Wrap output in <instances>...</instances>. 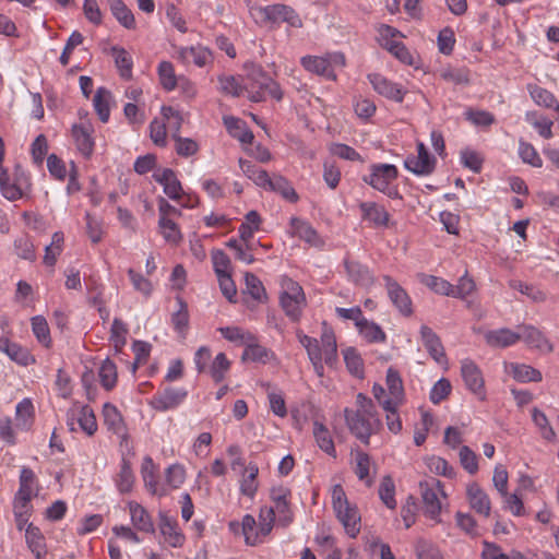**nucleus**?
Masks as SVG:
<instances>
[{
    "label": "nucleus",
    "instance_id": "nucleus-51",
    "mask_svg": "<svg viewBox=\"0 0 559 559\" xmlns=\"http://www.w3.org/2000/svg\"><path fill=\"white\" fill-rule=\"evenodd\" d=\"M229 369L230 361L228 360L225 353H218L212 364L209 366V372L215 383L222 382Z\"/></svg>",
    "mask_w": 559,
    "mask_h": 559
},
{
    "label": "nucleus",
    "instance_id": "nucleus-20",
    "mask_svg": "<svg viewBox=\"0 0 559 559\" xmlns=\"http://www.w3.org/2000/svg\"><path fill=\"white\" fill-rule=\"evenodd\" d=\"M25 543L35 559H46L48 552L46 538L40 528L33 523L25 528Z\"/></svg>",
    "mask_w": 559,
    "mask_h": 559
},
{
    "label": "nucleus",
    "instance_id": "nucleus-6",
    "mask_svg": "<svg viewBox=\"0 0 559 559\" xmlns=\"http://www.w3.org/2000/svg\"><path fill=\"white\" fill-rule=\"evenodd\" d=\"M280 300L285 314L293 322H298L307 305L302 287L297 282L289 281L281 294Z\"/></svg>",
    "mask_w": 559,
    "mask_h": 559
},
{
    "label": "nucleus",
    "instance_id": "nucleus-47",
    "mask_svg": "<svg viewBox=\"0 0 559 559\" xmlns=\"http://www.w3.org/2000/svg\"><path fill=\"white\" fill-rule=\"evenodd\" d=\"M111 51L121 78L126 80L131 79L133 62L130 55L121 47H112Z\"/></svg>",
    "mask_w": 559,
    "mask_h": 559
},
{
    "label": "nucleus",
    "instance_id": "nucleus-59",
    "mask_svg": "<svg viewBox=\"0 0 559 559\" xmlns=\"http://www.w3.org/2000/svg\"><path fill=\"white\" fill-rule=\"evenodd\" d=\"M98 374L104 389L109 391L116 385L117 367L109 358L102 362Z\"/></svg>",
    "mask_w": 559,
    "mask_h": 559
},
{
    "label": "nucleus",
    "instance_id": "nucleus-44",
    "mask_svg": "<svg viewBox=\"0 0 559 559\" xmlns=\"http://www.w3.org/2000/svg\"><path fill=\"white\" fill-rule=\"evenodd\" d=\"M159 233L165 241L177 245L181 241L182 235L179 226L171 218L159 217L158 218Z\"/></svg>",
    "mask_w": 559,
    "mask_h": 559
},
{
    "label": "nucleus",
    "instance_id": "nucleus-55",
    "mask_svg": "<svg viewBox=\"0 0 559 559\" xmlns=\"http://www.w3.org/2000/svg\"><path fill=\"white\" fill-rule=\"evenodd\" d=\"M22 179H24V181L27 182V178H24L23 173H21V176L15 179L16 182H11L10 178L0 182V192H1L2 197L9 201L20 200L23 197V192H22V188H21V186L23 183Z\"/></svg>",
    "mask_w": 559,
    "mask_h": 559
},
{
    "label": "nucleus",
    "instance_id": "nucleus-32",
    "mask_svg": "<svg viewBox=\"0 0 559 559\" xmlns=\"http://www.w3.org/2000/svg\"><path fill=\"white\" fill-rule=\"evenodd\" d=\"M313 437L318 447L325 452L328 455L335 459L337 456L334 441L331 432L326 428V426L320 421L313 423Z\"/></svg>",
    "mask_w": 559,
    "mask_h": 559
},
{
    "label": "nucleus",
    "instance_id": "nucleus-18",
    "mask_svg": "<svg viewBox=\"0 0 559 559\" xmlns=\"http://www.w3.org/2000/svg\"><path fill=\"white\" fill-rule=\"evenodd\" d=\"M385 384L389 397L383 403L386 405H403L405 402L403 380L400 372L393 367L386 370Z\"/></svg>",
    "mask_w": 559,
    "mask_h": 559
},
{
    "label": "nucleus",
    "instance_id": "nucleus-3",
    "mask_svg": "<svg viewBox=\"0 0 559 559\" xmlns=\"http://www.w3.org/2000/svg\"><path fill=\"white\" fill-rule=\"evenodd\" d=\"M249 13L257 24L265 25L286 22L290 26L300 27L301 21L295 10L286 4H271V5H249Z\"/></svg>",
    "mask_w": 559,
    "mask_h": 559
},
{
    "label": "nucleus",
    "instance_id": "nucleus-35",
    "mask_svg": "<svg viewBox=\"0 0 559 559\" xmlns=\"http://www.w3.org/2000/svg\"><path fill=\"white\" fill-rule=\"evenodd\" d=\"M528 92L536 105L554 109L559 112V102L550 91L538 85H530Z\"/></svg>",
    "mask_w": 559,
    "mask_h": 559
},
{
    "label": "nucleus",
    "instance_id": "nucleus-39",
    "mask_svg": "<svg viewBox=\"0 0 559 559\" xmlns=\"http://www.w3.org/2000/svg\"><path fill=\"white\" fill-rule=\"evenodd\" d=\"M110 100L111 93L105 87H98L93 98V106L100 121L104 123L109 120Z\"/></svg>",
    "mask_w": 559,
    "mask_h": 559
},
{
    "label": "nucleus",
    "instance_id": "nucleus-58",
    "mask_svg": "<svg viewBox=\"0 0 559 559\" xmlns=\"http://www.w3.org/2000/svg\"><path fill=\"white\" fill-rule=\"evenodd\" d=\"M241 528L248 545L255 546L261 543L260 531L257 528L255 519L251 514H246L242 518Z\"/></svg>",
    "mask_w": 559,
    "mask_h": 559
},
{
    "label": "nucleus",
    "instance_id": "nucleus-1",
    "mask_svg": "<svg viewBox=\"0 0 559 559\" xmlns=\"http://www.w3.org/2000/svg\"><path fill=\"white\" fill-rule=\"evenodd\" d=\"M344 417L350 433L365 444H369L371 435L381 426L372 400L364 393L356 395L355 409L349 407L344 409Z\"/></svg>",
    "mask_w": 559,
    "mask_h": 559
},
{
    "label": "nucleus",
    "instance_id": "nucleus-26",
    "mask_svg": "<svg viewBox=\"0 0 559 559\" xmlns=\"http://www.w3.org/2000/svg\"><path fill=\"white\" fill-rule=\"evenodd\" d=\"M506 371L512 376L514 380L521 383L540 382L543 380V376L539 370L525 364L510 362L506 366Z\"/></svg>",
    "mask_w": 559,
    "mask_h": 559
},
{
    "label": "nucleus",
    "instance_id": "nucleus-9",
    "mask_svg": "<svg viewBox=\"0 0 559 559\" xmlns=\"http://www.w3.org/2000/svg\"><path fill=\"white\" fill-rule=\"evenodd\" d=\"M369 83L376 93L395 103H402L407 93L401 84L395 83L380 73L367 75Z\"/></svg>",
    "mask_w": 559,
    "mask_h": 559
},
{
    "label": "nucleus",
    "instance_id": "nucleus-54",
    "mask_svg": "<svg viewBox=\"0 0 559 559\" xmlns=\"http://www.w3.org/2000/svg\"><path fill=\"white\" fill-rule=\"evenodd\" d=\"M358 330L359 333L370 343H382L386 338V335L381 326L367 319L360 323Z\"/></svg>",
    "mask_w": 559,
    "mask_h": 559
},
{
    "label": "nucleus",
    "instance_id": "nucleus-34",
    "mask_svg": "<svg viewBox=\"0 0 559 559\" xmlns=\"http://www.w3.org/2000/svg\"><path fill=\"white\" fill-rule=\"evenodd\" d=\"M135 477L131 464L124 457L120 463V471L115 477V485L120 493H129L134 486Z\"/></svg>",
    "mask_w": 559,
    "mask_h": 559
},
{
    "label": "nucleus",
    "instance_id": "nucleus-57",
    "mask_svg": "<svg viewBox=\"0 0 559 559\" xmlns=\"http://www.w3.org/2000/svg\"><path fill=\"white\" fill-rule=\"evenodd\" d=\"M128 328L126 323L115 318L110 329V342L114 344L115 350L120 352L127 343Z\"/></svg>",
    "mask_w": 559,
    "mask_h": 559
},
{
    "label": "nucleus",
    "instance_id": "nucleus-42",
    "mask_svg": "<svg viewBox=\"0 0 559 559\" xmlns=\"http://www.w3.org/2000/svg\"><path fill=\"white\" fill-rule=\"evenodd\" d=\"M525 119L528 123L533 126V128L537 131V133L544 139H551L552 126L554 122L547 117L539 116L536 111L526 112Z\"/></svg>",
    "mask_w": 559,
    "mask_h": 559
},
{
    "label": "nucleus",
    "instance_id": "nucleus-25",
    "mask_svg": "<svg viewBox=\"0 0 559 559\" xmlns=\"http://www.w3.org/2000/svg\"><path fill=\"white\" fill-rule=\"evenodd\" d=\"M302 67L312 73L322 75L329 80H335L336 75L331 67V60L324 57L306 56L301 58Z\"/></svg>",
    "mask_w": 559,
    "mask_h": 559
},
{
    "label": "nucleus",
    "instance_id": "nucleus-36",
    "mask_svg": "<svg viewBox=\"0 0 559 559\" xmlns=\"http://www.w3.org/2000/svg\"><path fill=\"white\" fill-rule=\"evenodd\" d=\"M245 347L246 348L242 354L243 360L265 364L273 357L272 350L258 344V338L255 335H253V342H248Z\"/></svg>",
    "mask_w": 559,
    "mask_h": 559
},
{
    "label": "nucleus",
    "instance_id": "nucleus-52",
    "mask_svg": "<svg viewBox=\"0 0 559 559\" xmlns=\"http://www.w3.org/2000/svg\"><path fill=\"white\" fill-rule=\"evenodd\" d=\"M355 461H356L355 474L357 475L359 480L365 481L367 486H371L372 478L370 477V467H371L370 456L366 452L357 451L355 453Z\"/></svg>",
    "mask_w": 559,
    "mask_h": 559
},
{
    "label": "nucleus",
    "instance_id": "nucleus-7",
    "mask_svg": "<svg viewBox=\"0 0 559 559\" xmlns=\"http://www.w3.org/2000/svg\"><path fill=\"white\" fill-rule=\"evenodd\" d=\"M420 496L424 502L425 513L432 520L438 519L441 512L439 495L445 496L439 479L430 477L419 483Z\"/></svg>",
    "mask_w": 559,
    "mask_h": 559
},
{
    "label": "nucleus",
    "instance_id": "nucleus-56",
    "mask_svg": "<svg viewBox=\"0 0 559 559\" xmlns=\"http://www.w3.org/2000/svg\"><path fill=\"white\" fill-rule=\"evenodd\" d=\"M219 91L226 95L238 97L247 87H243L239 79L234 75L222 74L218 76Z\"/></svg>",
    "mask_w": 559,
    "mask_h": 559
},
{
    "label": "nucleus",
    "instance_id": "nucleus-60",
    "mask_svg": "<svg viewBox=\"0 0 559 559\" xmlns=\"http://www.w3.org/2000/svg\"><path fill=\"white\" fill-rule=\"evenodd\" d=\"M509 286L512 289L519 290L521 294L526 295L534 302H544L547 299L545 292L521 281L512 280L509 282Z\"/></svg>",
    "mask_w": 559,
    "mask_h": 559
},
{
    "label": "nucleus",
    "instance_id": "nucleus-24",
    "mask_svg": "<svg viewBox=\"0 0 559 559\" xmlns=\"http://www.w3.org/2000/svg\"><path fill=\"white\" fill-rule=\"evenodd\" d=\"M420 338L430 356L437 362H442L445 358L444 348L439 336L432 331V329L427 325H421Z\"/></svg>",
    "mask_w": 559,
    "mask_h": 559
},
{
    "label": "nucleus",
    "instance_id": "nucleus-49",
    "mask_svg": "<svg viewBox=\"0 0 559 559\" xmlns=\"http://www.w3.org/2000/svg\"><path fill=\"white\" fill-rule=\"evenodd\" d=\"M31 321L32 331L37 341L46 348H49L51 345V336L47 320L43 316H35Z\"/></svg>",
    "mask_w": 559,
    "mask_h": 559
},
{
    "label": "nucleus",
    "instance_id": "nucleus-53",
    "mask_svg": "<svg viewBox=\"0 0 559 559\" xmlns=\"http://www.w3.org/2000/svg\"><path fill=\"white\" fill-rule=\"evenodd\" d=\"M178 310L171 316V323L174 329L182 336L186 335L189 325L188 306L182 298H177Z\"/></svg>",
    "mask_w": 559,
    "mask_h": 559
},
{
    "label": "nucleus",
    "instance_id": "nucleus-28",
    "mask_svg": "<svg viewBox=\"0 0 559 559\" xmlns=\"http://www.w3.org/2000/svg\"><path fill=\"white\" fill-rule=\"evenodd\" d=\"M211 57V51L203 46L181 47L178 50V58L186 64L204 67Z\"/></svg>",
    "mask_w": 559,
    "mask_h": 559
},
{
    "label": "nucleus",
    "instance_id": "nucleus-64",
    "mask_svg": "<svg viewBox=\"0 0 559 559\" xmlns=\"http://www.w3.org/2000/svg\"><path fill=\"white\" fill-rule=\"evenodd\" d=\"M464 116L467 121L477 127H489L496 122L495 116L487 110L468 108Z\"/></svg>",
    "mask_w": 559,
    "mask_h": 559
},
{
    "label": "nucleus",
    "instance_id": "nucleus-41",
    "mask_svg": "<svg viewBox=\"0 0 559 559\" xmlns=\"http://www.w3.org/2000/svg\"><path fill=\"white\" fill-rule=\"evenodd\" d=\"M35 480L36 476L34 472L29 467H22L20 473V487L15 497H24L32 500V498L37 495L34 487Z\"/></svg>",
    "mask_w": 559,
    "mask_h": 559
},
{
    "label": "nucleus",
    "instance_id": "nucleus-30",
    "mask_svg": "<svg viewBox=\"0 0 559 559\" xmlns=\"http://www.w3.org/2000/svg\"><path fill=\"white\" fill-rule=\"evenodd\" d=\"M128 507L133 526L139 531L153 533L154 524L148 512L141 504L134 501H130Z\"/></svg>",
    "mask_w": 559,
    "mask_h": 559
},
{
    "label": "nucleus",
    "instance_id": "nucleus-16",
    "mask_svg": "<svg viewBox=\"0 0 559 559\" xmlns=\"http://www.w3.org/2000/svg\"><path fill=\"white\" fill-rule=\"evenodd\" d=\"M343 263L349 282L361 287H370L373 284V274L367 265L350 260L347 257L344 259Z\"/></svg>",
    "mask_w": 559,
    "mask_h": 559
},
{
    "label": "nucleus",
    "instance_id": "nucleus-13",
    "mask_svg": "<svg viewBox=\"0 0 559 559\" xmlns=\"http://www.w3.org/2000/svg\"><path fill=\"white\" fill-rule=\"evenodd\" d=\"M288 233L290 236L299 238L311 247L320 248L324 245V241L311 224L301 218H290Z\"/></svg>",
    "mask_w": 559,
    "mask_h": 559
},
{
    "label": "nucleus",
    "instance_id": "nucleus-27",
    "mask_svg": "<svg viewBox=\"0 0 559 559\" xmlns=\"http://www.w3.org/2000/svg\"><path fill=\"white\" fill-rule=\"evenodd\" d=\"M361 217L374 226H386L389 223V213L376 202H361L359 204Z\"/></svg>",
    "mask_w": 559,
    "mask_h": 559
},
{
    "label": "nucleus",
    "instance_id": "nucleus-8",
    "mask_svg": "<svg viewBox=\"0 0 559 559\" xmlns=\"http://www.w3.org/2000/svg\"><path fill=\"white\" fill-rule=\"evenodd\" d=\"M187 396L188 391L185 388L166 386L152 396L150 405L157 412H167L181 405Z\"/></svg>",
    "mask_w": 559,
    "mask_h": 559
},
{
    "label": "nucleus",
    "instance_id": "nucleus-31",
    "mask_svg": "<svg viewBox=\"0 0 559 559\" xmlns=\"http://www.w3.org/2000/svg\"><path fill=\"white\" fill-rule=\"evenodd\" d=\"M264 189L280 193L285 200L292 203H296L299 199L290 182L281 175L270 176Z\"/></svg>",
    "mask_w": 559,
    "mask_h": 559
},
{
    "label": "nucleus",
    "instance_id": "nucleus-19",
    "mask_svg": "<svg viewBox=\"0 0 559 559\" xmlns=\"http://www.w3.org/2000/svg\"><path fill=\"white\" fill-rule=\"evenodd\" d=\"M159 530L165 542L175 548L181 547L185 544L186 537L179 528L176 519L168 516L167 514H159Z\"/></svg>",
    "mask_w": 559,
    "mask_h": 559
},
{
    "label": "nucleus",
    "instance_id": "nucleus-12",
    "mask_svg": "<svg viewBox=\"0 0 559 559\" xmlns=\"http://www.w3.org/2000/svg\"><path fill=\"white\" fill-rule=\"evenodd\" d=\"M384 286L388 292V296L395 308L403 316H411L413 312L412 300L406 290L391 276L383 275Z\"/></svg>",
    "mask_w": 559,
    "mask_h": 559
},
{
    "label": "nucleus",
    "instance_id": "nucleus-38",
    "mask_svg": "<svg viewBox=\"0 0 559 559\" xmlns=\"http://www.w3.org/2000/svg\"><path fill=\"white\" fill-rule=\"evenodd\" d=\"M259 474V467L254 463H249L245 468V473L240 480V492L243 496L253 498L258 490L257 477Z\"/></svg>",
    "mask_w": 559,
    "mask_h": 559
},
{
    "label": "nucleus",
    "instance_id": "nucleus-5",
    "mask_svg": "<svg viewBox=\"0 0 559 559\" xmlns=\"http://www.w3.org/2000/svg\"><path fill=\"white\" fill-rule=\"evenodd\" d=\"M399 177V170L392 164H372L370 166V174L365 176L362 180L371 186L373 189L384 193L391 199H402L397 187L393 182Z\"/></svg>",
    "mask_w": 559,
    "mask_h": 559
},
{
    "label": "nucleus",
    "instance_id": "nucleus-61",
    "mask_svg": "<svg viewBox=\"0 0 559 559\" xmlns=\"http://www.w3.org/2000/svg\"><path fill=\"white\" fill-rule=\"evenodd\" d=\"M395 496V485L393 479L390 476H384L379 486V497L381 501L389 508L395 509L396 500Z\"/></svg>",
    "mask_w": 559,
    "mask_h": 559
},
{
    "label": "nucleus",
    "instance_id": "nucleus-29",
    "mask_svg": "<svg viewBox=\"0 0 559 559\" xmlns=\"http://www.w3.org/2000/svg\"><path fill=\"white\" fill-rule=\"evenodd\" d=\"M157 467L151 456H145L141 466V475L145 488L153 495L164 496L166 490L159 489L156 477Z\"/></svg>",
    "mask_w": 559,
    "mask_h": 559
},
{
    "label": "nucleus",
    "instance_id": "nucleus-62",
    "mask_svg": "<svg viewBox=\"0 0 559 559\" xmlns=\"http://www.w3.org/2000/svg\"><path fill=\"white\" fill-rule=\"evenodd\" d=\"M519 156L523 163L528 164L532 167L540 168L543 166V159L531 143L520 141Z\"/></svg>",
    "mask_w": 559,
    "mask_h": 559
},
{
    "label": "nucleus",
    "instance_id": "nucleus-14",
    "mask_svg": "<svg viewBox=\"0 0 559 559\" xmlns=\"http://www.w3.org/2000/svg\"><path fill=\"white\" fill-rule=\"evenodd\" d=\"M76 420L80 428L87 435L93 436L97 431V421L93 409L88 405L73 407L68 414V425L74 430L73 421Z\"/></svg>",
    "mask_w": 559,
    "mask_h": 559
},
{
    "label": "nucleus",
    "instance_id": "nucleus-37",
    "mask_svg": "<svg viewBox=\"0 0 559 559\" xmlns=\"http://www.w3.org/2000/svg\"><path fill=\"white\" fill-rule=\"evenodd\" d=\"M108 5L112 15L122 26L128 29H133L135 27L133 13L127 8L122 0H108Z\"/></svg>",
    "mask_w": 559,
    "mask_h": 559
},
{
    "label": "nucleus",
    "instance_id": "nucleus-10",
    "mask_svg": "<svg viewBox=\"0 0 559 559\" xmlns=\"http://www.w3.org/2000/svg\"><path fill=\"white\" fill-rule=\"evenodd\" d=\"M461 374L466 388L480 401L486 399L485 381L481 370L471 359L461 361Z\"/></svg>",
    "mask_w": 559,
    "mask_h": 559
},
{
    "label": "nucleus",
    "instance_id": "nucleus-50",
    "mask_svg": "<svg viewBox=\"0 0 559 559\" xmlns=\"http://www.w3.org/2000/svg\"><path fill=\"white\" fill-rule=\"evenodd\" d=\"M322 359L326 365L332 366L337 359V346L335 336L331 331H324L321 335Z\"/></svg>",
    "mask_w": 559,
    "mask_h": 559
},
{
    "label": "nucleus",
    "instance_id": "nucleus-23",
    "mask_svg": "<svg viewBox=\"0 0 559 559\" xmlns=\"http://www.w3.org/2000/svg\"><path fill=\"white\" fill-rule=\"evenodd\" d=\"M484 337L489 346L499 348L512 346L520 341L518 332L507 328L487 331Z\"/></svg>",
    "mask_w": 559,
    "mask_h": 559
},
{
    "label": "nucleus",
    "instance_id": "nucleus-15",
    "mask_svg": "<svg viewBox=\"0 0 559 559\" xmlns=\"http://www.w3.org/2000/svg\"><path fill=\"white\" fill-rule=\"evenodd\" d=\"M94 128L91 122L85 121L72 126V138L78 151L84 156L90 157L94 151Z\"/></svg>",
    "mask_w": 559,
    "mask_h": 559
},
{
    "label": "nucleus",
    "instance_id": "nucleus-2",
    "mask_svg": "<svg viewBox=\"0 0 559 559\" xmlns=\"http://www.w3.org/2000/svg\"><path fill=\"white\" fill-rule=\"evenodd\" d=\"M249 98L252 102L260 103L269 96L273 99L281 100L283 92L280 84L274 81L261 67L252 66L248 72Z\"/></svg>",
    "mask_w": 559,
    "mask_h": 559
},
{
    "label": "nucleus",
    "instance_id": "nucleus-46",
    "mask_svg": "<svg viewBox=\"0 0 559 559\" xmlns=\"http://www.w3.org/2000/svg\"><path fill=\"white\" fill-rule=\"evenodd\" d=\"M174 129L175 133L173 134V138L175 140L176 153L182 157H189L197 154L199 151V144L190 138L180 136L178 134L180 126H174Z\"/></svg>",
    "mask_w": 559,
    "mask_h": 559
},
{
    "label": "nucleus",
    "instance_id": "nucleus-11",
    "mask_svg": "<svg viewBox=\"0 0 559 559\" xmlns=\"http://www.w3.org/2000/svg\"><path fill=\"white\" fill-rule=\"evenodd\" d=\"M404 167L417 176H428L436 167V158L431 156L423 142L417 144V155H409Z\"/></svg>",
    "mask_w": 559,
    "mask_h": 559
},
{
    "label": "nucleus",
    "instance_id": "nucleus-63",
    "mask_svg": "<svg viewBox=\"0 0 559 559\" xmlns=\"http://www.w3.org/2000/svg\"><path fill=\"white\" fill-rule=\"evenodd\" d=\"M158 75L162 86L166 91H173L177 86V78L175 74L174 66L169 61H162L158 64Z\"/></svg>",
    "mask_w": 559,
    "mask_h": 559
},
{
    "label": "nucleus",
    "instance_id": "nucleus-43",
    "mask_svg": "<svg viewBox=\"0 0 559 559\" xmlns=\"http://www.w3.org/2000/svg\"><path fill=\"white\" fill-rule=\"evenodd\" d=\"M239 166L242 173L252 180L258 187H261L264 189L270 175L266 170L258 167L257 165L252 164L249 160L239 159Z\"/></svg>",
    "mask_w": 559,
    "mask_h": 559
},
{
    "label": "nucleus",
    "instance_id": "nucleus-33",
    "mask_svg": "<svg viewBox=\"0 0 559 559\" xmlns=\"http://www.w3.org/2000/svg\"><path fill=\"white\" fill-rule=\"evenodd\" d=\"M103 417L108 430L118 436L124 435L123 418L115 405L106 403L103 407Z\"/></svg>",
    "mask_w": 559,
    "mask_h": 559
},
{
    "label": "nucleus",
    "instance_id": "nucleus-21",
    "mask_svg": "<svg viewBox=\"0 0 559 559\" xmlns=\"http://www.w3.org/2000/svg\"><path fill=\"white\" fill-rule=\"evenodd\" d=\"M466 496L471 508L478 514L488 518L491 512V502L489 496L476 483L468 485Z\"/></svg>",
    "mask_w": 559,
    "mask_h": 559
},
{
    "label": "nucleus",
    "instance_id": "nucleus-22",
    "mask_svg": "<svg viewBox=\"0 0 559 559\" xmlns=\"http://www.w3.org/2000/svg\"><path fill=\"white\" fill-rule=\"evenodd\" d=\"M518 335H520V340H523L530 347L547 352H550L552 349V345L544 335V333L533 325H519Z\"/></svg>",
    "mask_w": 559,
    "mask_h": 559
},
{
    "label": "nucleus",
    "instance_id": "nucleus-48",
    "mask_svg": "<svg viewBox=\"0 0 559 559\" xmlns=\"http://www.w3.org/2000/svg\"><path fill=\"white\" fill-rule=\"evenodd\" d=\"M532 420L534 425L538 428L540 436L550 442L556 440V432L549 424V420L544 412L534 407L532 409Z\"/></svg>",
    "mask_w": 559,
    "mask_h": 559
},
{
    "label": "nucleus",
    "instance_id": "nucleus-45",
    "mask_svg": "<svg viewBox=\"0 0 559 559\" xmlns=\"http://www.w3.org/2000/svg\"><path fill=\"white\" fill-rule=\"evenodd\" d=\"M218 331L224 338L237 345L246 346L248 342H253L254 334L239 326L219 328Z\"/></svg>",
    "mask_w": 559,
    "mask_h": 559
},
{
    "label": "nucleus",
    "instance_id": "nucleus-40",
    "mask_svg": "<svg viewBox=\"0 0 559 559\" xmlns=\"http://www.w3.org/2000/svg\"><path fill=\"white\" fill-rule=\"evenodd\" d=\"M224 124L228 132L240 142L249 144L253 141V133L245 128V123L235 117H224Z\"/></svg>",
    "mask_w": 559,
    "mask_h": 559
},
{
    "label": "nucleus",
    "instance_id": "nucleus-4",
    "mask_svg": "<svg viewBox=\"0 0 559 559\" xmlns=\"http://www.w3.org/2000/svg\"><path fill=\"white\" fill-rule=\"evenodd\" d=\"M332 506L338 521L343 524L350 537H356L360 531V514L355 506H352L342 485L336 484L331 491Z\"/></svg>",
    "mask_w": 559,
    "mask_h": 559
},
{
    "label": "nucleus",
    "instance_id": "nucleus-17",
    "mask_svg": "<svg viewBox=\"0 0 559 559\" xmlns=\"http://www.w3.org/2000/svg\"><path fill=\"white\" fill-rule=\"evenodd\" d=\"M153 178L163 186L164 193L174 201H178L185 194L181 182L178 180L175 171L170 168H164L154 173Z\"/></svg>",
    "mask_w": 559,
    "mask_h": 559
}]
</instances>
